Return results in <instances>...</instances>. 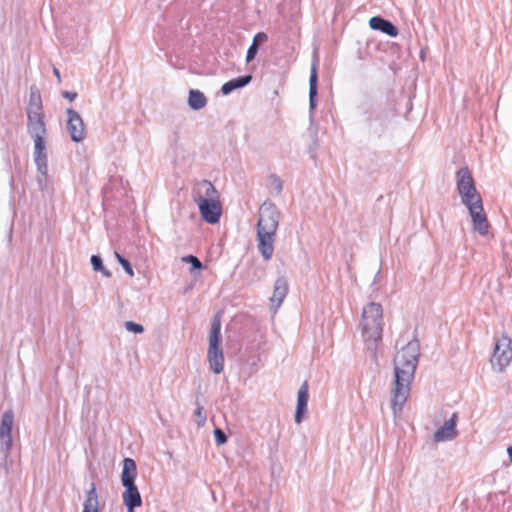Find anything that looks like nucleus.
<instances>
[{"label":"nucleus","instance_id":"nucleus-9","mask_svg":"<svg viewBox=\"0 0 512 512\" xmlns=\"http://www.w3.org/2000/svg\"><path fill=\"white\" fill-rule=\"evenodd\" d=\"M13 425V411L11 409L4 411L0 421V454H2L5 458L9 456L13 446Z\"/></svg>","mask_w":512,"mask_h":512},{"label":"nucleus","instance_id":"nucleus-18","mask_svg":"<svg viewBox=\"0 0 512 512\" xmlns=\"http://www.w3.org/2000/svg\"><path fill=\"white\" fill-rule=\"evenodd\" d=\"M288 293V282L284 277L276 279L274 284V290L270 301L276 306V309L280 307Z\"/></svg>","mask_w":512,"mask_h":512},{"label":"nucleus","instance_id":"nucleus-27","mask_svg":"<svg viewBox=\"0 0 512 512\" xmlns=\"http://www.w3.org/2000/svg\"><path fill=\"white\" fill-rule=\"evenodd\" d=\"M124 326L127 331L135 333V334H141L144 332V327L141 324H138L133 321H126L124 323Z\"/></svg>","mask_w":512,"mask_h":512},{"label":"nucleus","instance_id":"nucleus-29","mask_svg":"<svg viewBox=\"0 0 512 512\" xmlns=\"http://www.w3.org/2000/svg\"><path fill=\"white\" fill-rule=\"evenodd\" d=\"M214 436H215L216 443L218 445H223L227 442V437H226L225 433L219 428H216L214 430Z\"/></svg>","mask_w":512,"mask_h":512},{"label":"nucleus","instance_id":"nucleus-34","mask_svg":"<svg viewBox=\"0 0 512 512\" xmlns=\"http://www.w3.org/2000/svg\"><path fill=\"white\" fill-rule=\"evenodd\" d=\"M202 410H203L202 407H198L197 410L195 411V415L197 417H202Z\"/></svg>","mask_w":512,"mask_h":512},{"label":"nucleus","instance_id":"nucleus-4","mask_svg":"<svg viewBox=\"0 0 512 512\" xmlns=\"http://www.w3.org/2000/svg\"><path fill=\"white\" fill-rule=\"evenodd\" d=\"M207 360L210 369L215 374H220L224 370V355L220 347L221 344V320L219 316H215L208 337Z\"/></svg>","mask_w":512,"mask_h":512},{"label":"nucleus","instance_id":"nucleus-8","mask_svg":"<svg viewBox=\"0 0 512 512\" xmlns=\"http://www.w3.org/2000/svg\"><path fill=\"white\" fill-rule=\"evenodd\" d=\"M280 213L271 202H264L259 210L257 232L276 234Z\"/></svg>","mask_w":512,"mask_h":512},{"label":"nucleus","instance_id":"nucleus-5","mask_svg":"<svg viewBox=\"0 0 512 512\" xmlns=\"http://www.w3.org/2000/svg\"><path fill=\"white\" fill-rule=\"evenodd\" d=\"M137 476V466L133 459L125 458L123 461V470L121 474L122 485L125 487L122 498L124 504L141 505L142 499L138 488L135 485Z\"/></svg>","mask_w":512,"mask_h":512},{"label":"nucleus","instance_id":"nucleus-23","mask_svg":"<svg viewBox=\"0 0 512 512\" xmlns=\"http://www.w3.org/2000/svg\"><path fill=\"white\" fill-rule=\"evenodd\" d=\"M267 39H268V36L264 32H258L254 36L252 44L249 46V48L247 50V54H246V62L247 63H250L252 60L255 59L257 52H258L259 45L266 42Z\"/></svg>","mask_w":512,"mask_h":512},{"label":"nucleus","instance_id":"nucleus-21","mask_svg":"<svg viewBox=\"0 0 512 512\" xmlns=\"http://www.w3.org/2000/svg\"><path fill=\"white\" fill-rule=\"evenodd\" d=\"M317 80V66L316 63L313 62L309 77V108L311 112L316 107Z\"/></svg>","mask_w":512,"mask_h":512},{"label":"nucleus","instance_id":"nucleus-17","mask_svg":"<svg viewBox=\"0 0 512 512\" xmlns=\"http://www.w3.org/2000/svg\"><path fill=\"white\" fill-rule=\"evenodd\" d=\"M369 26L371 29L381 31L390 37L398 35V28L392 22L379 16L372 17L369 20Z\"/></svg>","mask_w":512,"mask_h":512},{"label":"nucleus","instance_id":"nucleus-6","mask_svg":"<svg viewBox=\"0 0 512 512\" xmlns=\"http://www.w3.org/2000/svg\"><path fill=\"white\" fill-rule=\"evenodd\" d=\"M456 186L464 206H471V204L482 200L475 186L472 174L467 167H463L457 171Z\"/></svg>","mask_w":512,"mask_h":512},{"label":"nucleus","instance_id":"nucleus-25","mask_svg":"<svg viewBox=\"0 0 512 512\" xmlns=\"http://www.w3.org/2000/svg\"><path fill=\"white\" fill-rule=\"evenodd\" d=\"M91 264H92L94 271H101L104 276L110 277V275H111L110 272L104 268L102 259L99 256L92 255Z\"/></svg>","mask_w":512,"mask_h":512},{"label":"nucleus","instance_id":"nucleus-20","mask_svg":"<svg viewBox=\"0 0 512 512\" xmlns=\"http://www.w3.org/2000/svg\"><path fill=\"white\" fill-rule=\"evenodd\" d=\"M252 81L251 75H245L238 78H234L226 83H224L221 87V92L223 95H229L236 89H240L246 85H248Z\"/></svg>","mask_w":512,"mask_h":512},{"label":"nucleus","instance_id":"nucleus-15","mask_svg":"<svg viewBox=\"0 0 512 512\" xmlns=\"http://www.w3.org/2000/svg\"><path fill=\"white\" fill-rule=\"evenodd\" d=\"M309 400V386L305 381L300 386L297 393V405L295 412V422L300 424L303 421L304 415L307 412V405Z\"/></svg>","mask_w":512,"mask_h":512},{"label":"nucleus","instance_id":"nucleus-16","mask_svg":"<svg viewBox=\"0 0 512 512\" xmlns=\"http://www.w3.org/2000/svg\"><path fill=\"white\" fill-rule=\"evenodd\" d=\"M275 235L267 232H257L258 249L264 258L269 261L274 252Z\"/></svg>","mask_w":512,"mask_h":512},{"label":"nucleus","instance_id":"nucleus-7","mask_svg":"<svg viewBox=\"0 0 512 512\" xmlns=\"http://www.w3.org/2000/svg\"><path fill=\"white\" fill-rule=\"evenodd\" d=\"M512 361V340L507 334L495 340L493 353L490 359L491 368L497 373H502Z\"/></svg>","mask_w":512,"mask_h":512},{"label":"nucleus","instance_id":"nucleus-14","mask_svg":"<svg viewBox=\"0 0 512 512\" xmlns=\"http://www.w3.org/2000/svg\"><path fill=\"white\" fill-rule=\"evenodd\" d=\"M457 415L454 413L451 418L434 433V440L436 442H445L453 440L457 436L456 430Z\"/></svg>","mask_w":512,"mask_h":512},{"label":"nucleus","instance_id":"nucleus-19","mask_svg":"<svg viewBox=\"0 0 512 512\" xmlns=\"http://www.w3.org/2000/svg\"><path fill=\"white\" fill-rule=\"evenodd\" d=\"M83 510L89 512H100L99 499L95 483H91L90 488L86 492L83 503Z\"/></svg>","mask_w":512,"mask_h":512},{"label":"nucleus","instance_id":"nucleus-26","mask_svg":"<svg viewBox=\"0 0 512 512\" xmlns=\"http://www.w3.org/2000/svg\"><path fill=\"white\" fill-rule=\"evenodd\" d=\"M115 257L118 260L119 264L122 266V268L125 270V272L131 277L134 276V271L130 262L127 259H125L122 255H120L118 252H115Z\"/></svg>","mask_w":512,"mask_h":512},{"label":"nucleus","instance_id":"nucleus-1","mask_svg":"<svg viewBox=\"0 0 512 512\" xmlns=\"http://www.w3.org/2000/svg\"><path fill=\"white\" fill-rule=\"evenodd\" d=\"M420 345L417 340L409 341L397 351L394 357V388L391 408L394 417H398L410 393V385L418 364Z\"/></svg>","mask_w":512,"mask_h":512},{"label":"nucleus","instance_id":"nucleus-2","mask_svg":"<svg viewBox=\"0 0 512 512\" xmlns=\"http://www.w3.org/2000/svg\"><path fill=\"white\" fill-rule=\"evenodd\" d=\"M27 133L33 140V159L38 173L46 177L48 173L47 126L43 110L42 98L36 87L30 88L29 100L26 107Z\"/></svg>","mask_w":512,"mask_h":512},{"label":"nucleus","instance_id":"nucleus-33","mask_svg":"<svg viewBox=\"0 0 512 512\" xmlns=\"http://www.w3.org/2000/svg\"><path fill=\"white\" fill-rule=\"evenodd\" d=\"M507 454L510 462H512V445L507 448Z\"/></svg>","mask_w":512,"mask_h":512},{"label":"nucleus","instance_id":"nucleus-22","mask_svg":"<svg viewBox=\"0 0 512 512\" xmlns=\"http://www.w3.org/2000/svg\"><path fill=\"white\" fill-rule=\"evenodd\" d=\"M188 105L192 110H201L207 105V98L200 90L191 89L188 95Z\"/></svg>","mask_w":512,"mask_h":512},{"label":"nucleus","instance_id":"nucleus-11","mask_svg":"<svg viewBox=\"0 0 512 512\" xmlns=\"http://www.w3.org/2000/svg\"><path fill=\"white\" fill-rule=\"evenodd\" d=\"M472 220L473 230L482 236H486L489 233V222L486 212L483 207L482 200L471 204V206H465Z\"/></svg>","mask_w":512,"mask_h":512},{"label":"nucleus","instance_id":"nucleus-28","mask_svg":"<svg viewBox=\"0 0 512 512\" xmlns=\"http://www.w3.org/2000/svg\"><path fill=\"white\" fill-rule=\"evenodd\" d=\"M181 260L184 263H190L192 265V269H198V270L202 269V263L196 256H193V255L183 256L181 258Z\"/></svg>","mask_w":512,"mask_h":512},{"label":"nucleus","instance_id":"nucleus-3","mask_svg":"<svg viewBox=\"0 0 512 512\" xmlns=\"http://www.w3.org/2000/svg\"><path fill=\"white\" fill-rule=\"evenodd\" d=\"M383 326L382 305L377 302L366 304L362 309L359 328L365 347L373 357H376L378 345L382 340Z\"/></svg>","mask_w":512,"mask_h":512},{"label":"nucleus","instance_id":"nucleus-10","mask_svg":"<svg viewBox=\"0 0 512 512\" xmlns=\"http://www.w3.org/2000/svg\"><path fill=\"white\" fill-rule=\"evenodd\" d=\"M191 196L197 205L202 204L203 202H213L220 199L218 190L208 180L195 181L192 187Z\"/></svg>","mask_w":512,"mask_h":512},{"label":"nucleus","instance_id":"nucleus-12","mask_svg":"<svg viewBox=\"0 0 512 512\" xmlns=\"http://www.w3.org/2000/svg\"><path fill=\"white\" fill-rule=\"evenodd\" d=\"M66 113L68 116L67 130L71 140L76 143L82 142L86 137V128L82 117L71 108L67 109Z\"/></svg>","mask_w":512,"mask_h":512},{"label":"nucleus","instance_id":"nucleus-30","mask_svg":"<svg viewBox=\"0 0 512 512\" xmlns=\"http://www.w3.org/2000/svg\"><path fill=\"white\" fill-rule=\"evenodd\" d=\"M62 96L72 102L76 99L77 93L70 92V91H63Z\"/></svg>","mask_w":512,"mask_h":512},{"label":"nucleus","instance_id":"nucleus-13","mask_svg":"<svg viewBox=\"0 0 512 512\" xmlns=\"http://www.w3.org/2000/svg\"><path fill=\"white\" fill-rule=\"evenodd\" d=\"M202 219L208 224H216L222 215V204L220 199L213 202H203L197 205Z\"/></svg>","mask_w":512,"mask_h":512},{"label":"nucleus","instance_id":"nucleus-24","mask_svg":"<svg viewBox=\"0 0 512 512\" xmlns=\"http://www.w3.org/2000/svg\"><path fill=\"white\" fill-rule=\"evenodd\" d=\"M269 187L271 193L275 195H279L283 190V184L281 179L276 175H270L269 177Z\"/></svg>","mask_w":512,"mask_h":512},{"label":"nucleus","instance_id":"nucleus-31","mask_svg":"<svg viewBox=\"0 0 512 512\" xmlns=\"http://www.w3.org/2000/svg\"><path fill=\"white\" fill-rule=\"evenodd\" d=\"M124 505L127 507V512H134V509L136 507L140 506V505H134V504L132 506H131V504H124Z\"/></svg>","mask_w":512,"mask_h":512},{"label":"nucleus","instance_id":"nucleus-32","mask_svg":"<svg viewBox=\"0 0 512 512\" xmlns=\"http://www.w3.org/2000/svg\"><path fill=\"white\" fill-rule=\"evenodd\" d=\"M53 74L57 77L58 82H61L60 71L57 68H53Z\"/></svg>","mask_w":512,"mask_h":512}]
</instances>
